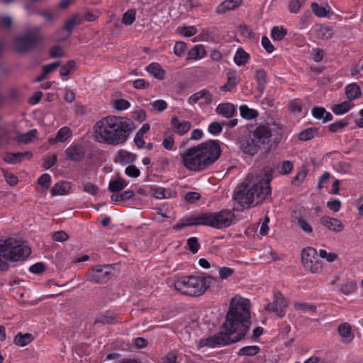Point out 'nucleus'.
I'll return each instance as SVG.
<instances>
[{
    "label": "nucleus",
    "mask_w": 363,
    "mask_h": 363,
    "mask_svg": "<svg viewBox=\"0 0 363 363\" xmlns=\"http://www.w3.org/2000/svg\"><path fill=\"white\" fill-rule=\"evenodd\" d=\"M250 326V301L241 296H235L223 324V331L196 342L198 349L211 348L236 342L241 340Z\"/></svg>",
    "instance_id": "obj_1"
},
{
    "label": "nucleus",
    "mask_w": 363,
    "mask_h": 363,
    "mask_svg": "<svg viewBox=\"0 0 363 363\" xmlns=\"http://www.w3.org/2000/svg\"><path fill=\"white\" fill-rule=\"evenodd\" d=\"M92 129L95 141L111 146L125 144L133 130L131 121L117 115L101 118L94 123Z\"/></svg>",
    "instance_id": "obj_2"
},
{
    "label": "nucleus",
    "mask_w": 363,
    "mask_h": 363,
    "mask_svg": "<svg viewBox=\"0 0 363 363\" xmlns=\"http://www.w3.org/2000/svg\"><path fill=\"white\" fill-rule=\"evenodd\" d=\"M272 179L271 172H265L263 177L249 175V184L239 186L234 193L233 199L243 208H250L262 203L271 191L269 183Z\"/></svg>",
    "instance_id": "obj_3"
},
{
    "label": "nucleus",
    "mask_w": 363,
    "mask_h": 363,
    "mask_svg": "<svg viewBox=\"0 0 363 363\" xmlns=\"http://www.w3.org/2000/svg\"><path fill=\"white\" fill-rule=\"evenodd\" d=\"M220 155L218 141L208 140L189 148L181 154L182 163L189 170L202 171L214 163Z\"/></svg>",
    "instance_id": "obj_4"
},
{
    "label": "nucleus",
    "mask_w": 363,
    "mask_h": 363,
    "mask_svg": "<svg viewBox=\"0 0 363 363\" xmlns=\"http://www.w3.org/2000/svg\"><path fill=\"white\" fill-rule=\"evenodd\" d=\"M234 220V213L230 210H223L218 212H206L186 218L182 224L174 226L179 230L185 226L203 225L220 229L229 227Z\"/></svg>",
    "instance_id": "obj_5"
},
{
    "label": "nucleus",
    "mask_w": 363,
    "mask_h": 363,
    "mask_svg": "<svg viewBox=\"0 0 363 363\" xmlns=\"http://www.w3.org/2000/svg\"><path fill=\"white\" fill-rule=\"evenodd\" d=\"M28 246L13 238L0 242V270H6L8 261L16 262L26 259L30 254Z\"/></svg>",
    "instance_id": "obj_6"
},
{
    "label": "nucleus",
    "mask_w": 363,
    "mask_h": 363,
    "mask_svg": "<svg viewBox=\"0 0 363 363\" xmlns=\"http://www.w3.org/2000/svg\"><path fill=\"white\" fill-rule=\"evenodd\" d=\"M214 279L212 277H183L174 282V288L184 294L200 296L209 287Z\"/></svg>",
    "instance_id": "obj_7"
},
{
    "label": "nucleus",
    "mask_w": 363,
    "mask_h": 363,
    "mask_svg": "<svg viewBox=\"0 0 363 363\" xmlns=\"http://www.w3.org/2000/svg\"><path fill=\"white\" fill-rule=\"evenodd\" d=\"M270 137L271 133L266 128H257L247 138L240 142V148L245 154L254 155Z\"/></svg>",
    "instance_id": "obj_8"
},
{
    "label": "nucleus",
    "mask_w": 363,
    "mask_h": 363,
    "mask_svg": "<svg viewBox=\"0 0 363 363\" xmlns=\"http://www.w3.org/2000/svg\"><path fill=\"white\" fill-rule=\"evenodd\" d=\"M301 262L303 267L312 273H318L321 271L322 265L318 259L317 251L313 247H308L303 250Z\"/></svg>",
    "instance_id": "obj_9"
},
{
    "label": "nucleus",
    "mask_w": 363,
    "mask_h": 363,
    "mask_svg": "<svg viewBox=\"0 0 363 363\" xmlns=\"http://www.w3.org/2000/svg\"><path fill=\"white\" fill-rule=\"evenodd\" d=\"M40 40L38 28H35L28 34L16 38L13 41V47L19 52H26L36 45Z\"/></svg>",
    "instance_id": "obj_10"
},
{
    "label": "nucleus",
    "mask_w": 363,
    "mask_h": 363,
    "mask_svg": "<svg viewBox=\"0 0 363 363\" xmlns=\"http://www.w3.org/2000/svg\"><path fill=\"white\" fill-rule=\"evenodd\" d=\"M111 272L110 265L97 266L88 274L87 279L93 283H106L109 280Z\"/></svg>",
    "instance_id": "obj_11"
},
{
    "label": "nucleus",
    "mask_w": 363,
    "mask_h": 363,
    "mask_svg": "<svg viewBox=\"0 0 363 363\" xmlns=\"http://www.w3.org/2000/svg\"><path fill=\"white\" fill-rule=\"evenodd\" d=\"M274 296V302L267 304L265 307V310L269 313H275L279 317H282L284 315L285 308L288 306V301L279 292L275 293Z\"/></svg>",
    "instance_id": "obj_12"
},
{
    "label": "nucleus",
    "mask_w": 363,
    "mask_h": 363,
    "mask_svg": "<svg viewBox=\"0 0 363 363\" xmlns=\"http://www.w3.org/2000/svg\"><path fill=\"white\" fill-rule=\"evenodd\" d=\"M213 94L208 90L203 89L191 95L187 102L190 106H194L196 104L208 106L213 102Z\"/></svg>",
    "instance_id": "obj_13"
},
{
    "label": "nucleus",
    "mask_w": 363,
    "mask_h": 363,
    "mask_svg": "<svg viewBox=\"0 0 363 363\" xmlns=\"http://www.w3.org/2000/svg\"><path fill=\"white\" fill-rule=\"evenodd\" d=\"M320 223L328 230L333 233H340L344 230V225L341 220L328 216H322L320 219Z\"/></svg>",
    "instance_id": "obj_14"
},
{
    "label": "nucleus",
    "mask_w": 363,
    "mask_h": 363,
    "mask_svg": "<svg viewBox=\"0 0 363 363\" xmlns=\"http://www.w3.org/2000/svg\"><path fill=\"white\" fill-rule=\"evenodd\" d=\"M65 159L73 162L80 161L84 156V150L82 145L72 143L65 150Z\"/></svg>",
    "instance_id": "obj_15"
},
{
    "label": "nucleus",
    "mask_w": 363,
    "mask_h": 363,
    "mask_svg": "<svg viewBox=\"0 0 363 363\" xmlns=\"http://www.w3.org/2000/svg\"><path fill=\"white\" fill-rule=\"evenodd\" d=\"M171 125L174 131L181 136L187 133L191 128V123L189 121H179L176 116L171 118Z\"/></svg>",
    "instance_id": "obj_16"
},
{
    "label": "nucleus",
    "mask_w": 363,
    "mask_h": 363,
    "mask_svg": "<svg viewBox=\"0 0 363 363\" xmlns=\"http://www.w3.org/2000/svg\"><path fill=\"white\" fill-rule=\"evenodd\" d=\"M77 24V16H73L68 19L64 25V27L62 30L57 32L56 35L55 36V40H64L69 37L70 33L74 26Z\"/></svg>",
    "instance_id": "obj_17"
},
{
    "label": "nucleus",
    "mask_w": 363,
    "mask_h": 363,
    "mask_svg": "<svg viewBox=\"0 0 363 363\" xmlns=\"http://www.w3.org/2000/svg\"><path fill=\"white\" fill-rule=\"evenodd\" d=\"M207 52L205 45L198 44L189 50L187 53L186 60L199 61L205 58Z\"/></svg>",
    "instance_id": "obj_18"
},
{
    "label": "nucleus",
    "mask_w": 363,
    "mask_h": 363,
    "mask_svg": "<svg viewBox=\"0 0 363 363\" xmlns=\"http://www.w3.org/2000/svg\"><path fill=\"white\" fill-rule=\"evenodd\" d=\"M33 156L32 152L26 151L23 152H6L4 156V160L8 164H18L20 163L24 158L30 160Z\"/></svg>",
    "instance_id": "obj_19"
},
{
    "label": "nucleus",
    "mask_w": 363,
    "mask_h": 363,
    "mask_svg": "<svg viewBox=\"0 0 363 363\" xmlns=\"http://www.w3.org/2000/svg\"><path fill=\"white\" fill-rule=\"evenodd\" d=\"M71 136V130L67 127H62L57 131L55 138H50L48 139V143L52 145L57 143H65L67 141Z\"/></svg>",
    "instance_id": "obj_20"
},
{
    "label": "nucleus",
    "mask_w": 363,
    "mask_h": 363,
    "mask_svg": "<svg viewBox=\"0 0 363 363\" xmlns=\"http://www.w3.org/2000/svg\"><path fill=\"white\" fill-rule=\"evenodd\" d=\"M216 113L223 116L224 118H232L235 113V108L233 104L221 103L216 108Z\"/></svg>",
    "instance_id": "obj_21"
},
{
    "label": "nucleus",
    "mask_w": 363,
    "mask_h": 363,
    "mask_svg": "<svg viewBox=\"0 0 363 363\" xmlns=\"http://www.w3.org/2000/svg\"><path fill=\"white\" fill-rule=\"evenodd\" d=\"M242 0H225L220 3L216 8V12L218 14H223L225 12L234 10L238 7Z\"/></svg>",
    "instance_id": "obj_22"
},
{
    "label": "nucleus",
    "mask_w": 363,
    "mask_h": 363,
    "mask_svg": "<svg viewBox=\"0 0 363 363\" xmlns=\"http://www.w3.org/2000/svg\"><path fill=\"white\" fill-rule=\"evenodd\" d=\"M145 70L158 80H162L165 76V70L157 62H152L145 67Z\"/></svg>",
    "instance_id": "obj_23"
},
{
    "label": "nucleus",
    "mask_w": 363,
    "mask_h": 363,
    "mask_svg": "<svg viewBox=\"0 0 363 363\" xmlns=\"http://www.w3.org/2000/svg\"><path fill=\"white\" fill-rule=\"evenodd\" d=\"M150 130V125L148 123H144L135 135L134 143L138 148L145 147V141L143 138Z\"/></svg>",
    "instance_id": "obj_24"
},
{
    "label": "nucleus",
    "mask_w": 363,
    "mask_h": 363,
    "mask_svg": "<svg viewBox=\"0 0 363 363\" xmlns=\"http://www.w3.org/2000/svg\"><path fill=\"white\" fill-rule=\"evenodd\" d=\"M71 189V184L67 182H60L56 183L51 189V195L62 196L67 194Z\"/></svg>",
    "instance_id": "obj_25"
},
{
    "label": "nucleus",
    "mask_w": 363,
    "mask_h": 363,
    "mask_svg": "<svg viewBox=\"0 0 363 363\" xmlns=\"http://www.w3.org/2000/svg\"><path fill=\"white\" fill-rule=\"evenodd\" d=\"M136 155L126 150H120L116 153V161L123 165L133 162Z\"/></svg>",
    "instance_id": "obj_26"
},
{
    "label": "nucleus",
    "mask_w": 363,
    "mask_h": 363,
    "mask_svg": "<svg viewBox=\"0 0 363 363\" xmlns=\"http://www.w3.org/2000/svg\"><path fill=\"white\" fill-rule=\"evenodd\" d=\"M313 116L318 120H322L323 123L332 121V114L327 111L323 107H314L311 111Z\"/></svg>",
    "instance_id": "obj_27"
},
{
    "label": "nucleus",
    "mask_w": 363,
    "mask_h": 363,
    "mask_svg": "<svg viewBox=\"0 0 363 363\" xmlns=\"http://www.w3.org/2000/svg\"><path fill=\"white\" fill-rule=\"evenodd\" d=\"M338 333L342 339V342H344L349 343L354 338V335L351 330V327L347 323H342L339 325Z\"/></svg>",
    "instance_id": "obj_28"
},
{
    "label": "nucleus",
    "mask_w": 363,
    "mask_h": 363,
    "mask_svg": "<svg viewBox=\"0 0 363 363\" xmlns=\"http://www.w3.org/2000/svg\"><path fill=\"white\" fill-rule=\"evenodd\" d=\"M345 94L350 101L360 97L362 91L359 86L356 83H351L345 87Z\"/></svg>",
    "instance_id": "obj_29"
},
{
    "label": "nucleus",
    "mask_w": 363,
    "mask_h": 363,
    "mask_svg": "<svg viewBox=\"0 0 363 363\" xmlns=\"http://www.w3.org/2000/svg\"><path fill=\"white\" fill-rule=\"evenodd\" d=\"M354 107V104L350 101H345L340 104L334 105L331 110L337 116L347 113Z\"/></svg>",
    "instance_id": "obj_30"
},
{
    "label": "nucleus",
    "mask_w": 363,
    "mask_h": 363,
    "mask_svg": "<svg viewBox=\"0 0 363 363\" xmlns=\"http://www.w3.org/2000/svg\"><path fill=\"white\" fill-rule=\"evenodd\" d=\"M311 7L313 13L319 18L327 17L331 13V8L328 4L325 6H322L317 3L313 2L311 4Z\"/></svg>",
    "instance_id": "obj_31"
},
{
    "label": "nucleus",
    "mask_w": 363,
    "mask_h": 363,
    "mask_svg": "<svg viewBox=\"0 0 363 363\" xmlns=\"http://www.w3.org/2000/svg\"><path fill=\"white\" fill-rule=\"evenodd\" d=\"M294 225L302 232L306 234L313 233V228L308 220L303 216H297L294 220Z\"/></svg>",
    "instance_id": "obj_32"
},
{
    "label": "nucleus",
    "mask_w": 363,
    "mask_h": 363,
    "mask_svg": "<svg viewBox=\"0 0 363 363\" xmlns=\"http://www.w3.org/2000/svg\"><path fill=\"white\" fill-rule=\"evenodd\" d=\"M111 106L115 112H121L128 109L130 107V104L124 99H115L111 100Z\"/></svg>",
    "instance_id": "obj_33"
},
{
    "label": "nucleus",
    "mask_w": 363,
    "mask_h": 363,
    "mask_svg": "<svg viewBox=\"0 0 363 363\" xmlns=\"http://www.w3.org/2000/svg\"><path fill=\"white\" fill-rule=\"evenodd\" d=\"M128 186V182L123 178H117L109 182L108 188L111 192H118Z\"/></svg>",
    "instance_id": "obj_34"
},
{
    "label": "nucleus",
    "mask_w": 363,
    "mask_h": 363,
    "mask_svg": "<svg viewBox=\"0 0 363 363\" xmlns=\"http://www.w3.org/2000/svg\"><path fill=\"white\" fill-rule=\"evenodd\" d=\"M315 32L318 38L324 40L331 38L333 35L332 29L325 26H318L315 28Z\"/></svg>",
    "instance_id": "obj_35"
},
{
    "label": "nucleus",
    "mask_w": 363,
    "mask_h": 363,
    "mask_svg": "<svg viewBox=\"0 0 363 363\" xmlns=\"http://www.w3.org/2000/svg\"><path fill=\"white\" fill-rule=\"evenodd\" d=\"M33 340V337L30 333H18L14 338V343L20 347H24L28 345Z\"/></svg>",
    "instance_id": "obj_36"
},
{
    "label": "nucleus",
    "mask_w": 363,
    "mask_h": 363,
    "mask_svg": "<svg viewBox=\"0 0 363 363\" xmlns=\"http://www.w3.org/2000/svg\"><path fill=\"white\" fill-rule=\"evenodd\" d=\"M249 55L242 49H238L233 57L235 63L238 66L245 65L249 60Z\"/></svg>",
    "instance_id": "obj_37"
},
{
    "label": "nucleus",
    "mask_w": 363,
    "mask_h": 363,
    "mask_svg": "<svg viewBox=\"0 0 363 363\" xmlns=\"http://www.w3.org/2000/svg\"><path fill=\"white\" fill-rule=\"evenodd\" d=\"M357 289V286L355 281H348L342 284L340 288V291L347 296L355 292Z\"/></svg>",
    "instance_id": "obj_38"
},
{
    "label": "nucleus",
    "mask_w": 363,
    "mask_h": 363,
    "mask_svg": "<svg viewBox=\"0 0 363 363\" xmlns=\"http://www.w3.org/2000/svg\"><path fill=\"white\" fill-rule=\"evenodd\" d=\"M259 347L257 345L243 347L238 352V356H254L259 352Z\"/></svg>",
    "instance_id": "obj_39"
},
{
    "label": "nucleus",
    "mask_w": 363,
    "mask_h": 363,
    "mask_svg": "<svg viewBox=\"0 0 363 363\" xmlns=\"http://www.w3.org/2000/svg\"><path fill=\"white\" fill-rule=\"evenodd\" d=\"M318 133V129L315 128H309L298 134L299 140L302 141H307L314 138Z\"/></svg>",
    "instance_id": "obj_40"
},
{
    "label": "nucleus",
    "mask_w": 363,
    "mask_h": 363,
    "mask_svg": "<svg viewBox=\"0 0 363 363\" xmlns=\"http://www.w3.org/2000/svg\"><path fill=\"white\" fill-rule=\"evenodd\" d=\"M287 30L283 27L274 26L272 29L271 36L274 40L279 41L286 35Z\"/></svg>",
    "instance_id": "obj_41"
},
{
    "label": "nucleus",
    "mask_w": 363,
    "mask_h": 363,
    "mask_svg": "<svg viewBox=\"0 0 363 363\" xmlns=\"http://www.w3.org/2000/svg\"><path fill=\"white\" fill-rule=\"evenodd\" d=\"M227 83L231 87H235L240 82V77L238 73L235 70H230L227 73Z\"/></svg>",
    "instance_id": "obj_42"
},
{
    "label": "nucleus",
    "mask_w": 363,
    "mask_h": 363,
    "mask_svg": "<svg viewBox=\"0 0 363 363\" xmlns=\"http://www.w3.org/2000/svg\"><path fill=\"white\" fill-rule=\"evenodd\" d=\"M136 12L133 9L128 10L123 16L122 23L125 26H130L135 20Z\"/></svg>",
    "instance_id": "obj_43"
},
{
    "label": "nucleus",
    "mask_w": 363,
    "mask_h": 363,
    "mask_svg": "<svg viewBox=\"0 0 363 363\" xmlns=\"http://www.w3.org/2000/svg\"><path fill=\"white\" fill-rule=\"evenodd\" d=\"M255 79L260 89H263L267 84V74L264 70L259 69L255 72Z\"/></svg>",
    "instance_id": "obj_44"
},
{
    "label": "nucleus",
    "mask_w": 363,
    "mask_h": 363,
    "mask_svg": "<svg viewBox=\"0 0 363 363\" xmlns=\"http://www.w3.org/2000/svg\"><path fill=\"white\" fill-rule=\"evenodd\" d=\"M348 124H349L348 121H347L345 119L340 120V121H335V122L331 123L328 126V130L331 133H336V132L339 131L340 130L347 126Z\"/></svg>",
    "instance_id": "obj_45"
},
{
    "label": "nucleus",
    "mask_w": 363,
    "mask_h": 363,
    "mask_svg": "<svg viewBox=\"0 0 363 363\" xmlns=\"http://www.w3.org/2000/svg\"><path fill=\"white\" fill-rule=\"evenodd\" d=\"M37 135V130L35 129L31 130L26 133L20 134L18 136V140L20 142L24 143H30Z\"/></svg>",
    "instance_id": "obj_46"
},
{
    "label": "nucleus",
    "mask_w": 363,
    "mask_h": 363,
    "mask_svg": "<svg viewBox=\"0 0 363 363\" xmlns=\"http://www.w3.org/2000/svg\"><path fill=\"white\" fill-rule=\"evenodd\" d=\"M217 272L221 280L227 279L233 275L234 269L226 267H217Z\"/></svg>",
    "instance_id": "obj_47"
},
{
    "label": "nucleus",
    "mask_w": 363,
    "mask_h": 363,
    "mask_svg": "<svg viewBox=\"0 0 363 363\" xmlns=\"http://www.w3.org/2000/svg\"><path fill=\"white\" fill-rule=\"evenodd\" d=\"M303 4V1L299 0H291L289 3L287 9L290 13L297 14L300 11Z\"/></svg>",
    "instance_id": "obj_48"
},
{
    "label": "nucleus",
    "mask_w": 363,
    "mask_h": 363,
    "mask_svg": "<svg viewBox=\"0 0 363 363\" xmlns=\"http://www.w3.org/2000/svg\"><path fill=\"white\" fill-rule=\"evenodd\" d=\"M240 115L246 119H252L257 116V113L254 109L248 108L247 106H242L240 108Z\"/></svg>",
    "instance_id": "obj_49"
},
{
    "label": "nucleus",
    "mask_w": 363,
    "mask_h": 363,
    "mask_svg": "<svg viewBox=\"0 0 363 363\" xmlns=\"http://www.w3.org/2000/svg\"><path fill=\"white\" fill-rule=\"evenodd\" d=\"M134 193L133 191H125L121 194H115L111 196V199L114 201H125L133 198Z\"/></svg>",
    "instance_id": "obj_50"
},
{
    "label": "nucleus",
    "mask_w": 363,
    "mask_h": 363,
    "mask_svg": "<svg viewBox=\"0 0 363 363\" xmlns=\"http://www.w3.org/2000/svg\"><path fill=\"white\" fill-rule=\"evenodd\" d=\"M76 63L73 60L68 61L65 65H63L60 69V75L62 77L69 75L72 71L75 69Z\"/></svg>",
    "instance_id": "obj_51"
},
{
    "label": "nucleus",
    "mask_w": 363,
    "mask_h": 363,
    "mask_svg": "<svg viewBox=\"0 0 363 363\" xmlns=\"http://www.w3.org/2000/svg\"><path fill=\"white\" fill-rule=\"evenodd\" d=\"M38 183L44 191H46L50 186L51 177L48 174H43L39 177Z\"/></svg>",
    "instance_id": "obj_52"
},
{
    "label": "nucleus",
    "mask_w": 363,
    "mask_h": 363,
    "mask_svg": "<svg viewBox=\"0 0 363 363\" xmlns=\"http://www.w3.org/2000/svg\"><path fill=\"white\" fill-rule=\"evenodd\" d=\"M152 108L157 112H162L167 108V104L165 101L160 99L152 101L150 104Z\"/></svg>",
    "instance_id": "obj_53"
},
{
    "label": "nucleus",
    "mask_w": 363,
    "mask_h": 363,
    "mask_svg": "<svg viewBox=\"0 0 363 363\" xmlns=\"http://www.w3.org/2000/svg\"><path fill=\"white\" fill-rule=\"evenodd\" d=\"M222 130V125L217 121L212 122L211 124H209L208 127V133L213 135H219L221 133Z\"/></svg>",
    "instance_id": "obj_54"
},
{
    "label": "nucleus",
    "mask_w": 363,
    "mask_h": 363,
    "mask_svg": "<svg viewBox=\"0 0 363 363\" xmlns=\"http://www.w3.org/2000/svg\"><path fill=\"white\" fill-rule=\"evenodd\" d=\"M197 28L193 26H184L180 28V33L184 37H191L197 33Z\"/></svg>",
    "instance_id": "obj_55"
},
{
    "label": "nucleus",
    "mask_w": 363,
    "mask_h": 363,
    "mask_svg": "<svg viewBox=\"0 0 363 363\" xmlns=\"http://www.w3.org/2000/svg\"><path fill=\"white\" fill-rule=\"evenodd\" d=\"M186 45L185 43H184L182 41H178V42H176V43L174 44L173 51H174V53L177 56L180 57L184 54V52L186 50Z\"/></svg>",
    "instance_id": "obj_56"
},
{
    "label": "nucleus",
    "mask_w": 363,
    "mask_h": 363,
    "mask_svg": "<svg viewBox=\"0 0 363 363\" xmlns=\"http://www.w3.org/2000/svg\"><path fill=\"white\" fill-rule=\"evenodd\" d=\"M125 174L130 177L136 178L140 176V172L135 166L129 165L125 168Z\"/></svg>",
    "instance_id": "obj_57"
},
{
    "label": "nucleus",
    "mask_w": 363,
    "mask_h": 363,
    "mask_svg": "<svg viewBox=\"0 0 363 363\" xmlns=\"http://www.w3.org/2000/svg\"><path fill=\"white\" fill-rule=\"evenodd\" d=\"M132 118L140 122H142L146 118V113L144 110L141 108H137L132 112Z\"/></svg>",
    "instance_id": "obj_58"
},
{
    "label": "nucleus",
    "mask_w": 363,
    "mask_h": 363,
    "mask_svg": "<svg viewBox=\"0 0 363 363\" xmlns=\"http://www.w3.org/2000/svg\"><path fill=\"white\" fill-rule=\"evenodd\" d=\"M211 33L208 30H203L198 37H196L192 40L193 42L203 41L208 42L210 40Z\"/></svg>",
    "instance_id": "obj_59"
},
{
    "label": "nucleus",
    "mask_w": 363,
    "mask_h": 363,
    "mask_svg": "<svg viewBox=\"0 0 363 363\" xmlns=\"http://www.w3.org/2000/svg\"><path fill=\"white\" fill-rule=\"evenodd\" d=\"M187 244L189 250L193 252L196 253L198 252L199 248V244L196 238L192 237L188 239Z\"/></svg>",
    "instance_id": "obj_60"
},
{
    "label": "nucleus",
    "mask_w": 363,
    "mask_h": 363,
    "mask_svg": "<svg viewBox=\"0 0 363 363\" xmlns=\"http://www.w3.org/2000/svg\"><path fill=\"white\" fill-rule=\"evenodd\" d=\"M133 86L136 89H145L150 86V83L143 79H138L133 81Z\"/></svg>",
    "instance_id": "obj_61"
},
{
    "label": "nucleus",
    "mask_w": 363,
    "mask_h": 363,
    "mask_svg": "<svg viewBox=\"0 0 363 363\" xmlns=\"http://www.w3.org/2000/svg\"><path fill=\"white\" fill-rule=\"evenodd\" d=\"M83 190L93 196L96 195L98 192V188L96 186L91 182L84 184Z\"/></svg>",
    "instance_id": "obj_62"
},
{
    "label": "nucleus",
    "mask_w": 363,
    "mask_h": 363,
    "mask_svg": "<svg viewBox=\"0 0 363 363\" xmlns=\"http://www.w3.org/2000/svg\"><path fill=\"white\" fill-rule=\"evenodd\" d=\"M160 363H179L177 359V355L171 352L161 359Z\"/></svg>",
    "instance_id": "obj_63"
},
{
    "label": "nucleus",
    "mask_w": 363,
    "mask_h": 363,
    "mask_svg": "<svg viewBox=\"0 0 363 363\" xmlns=\"http://www.w3.org/2000/svg\"><path fill=\"white\" fill-rule=\"evenodd\" d=\"M169 192L164 188H157L154 190V196L157 199H167Z\"/></svg>",
    "instance_id": "obj_64"
}]
</instances>
